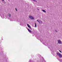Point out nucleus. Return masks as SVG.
<instances>
[{
	"instance_id": "obj_10",
	"label": "nucleus",
	"mask_w": 62,
	"mask_h": 62,
	"mask_svg": "<svg viewBox=\"0 0 62 62\" xmlns=\"http://www.w3.org/2000/svg\"><path fill=\"white\" fill-rule=\"evenodd\" d=\"M8 15L9 16V17H11V15L10 14H8Z\"/></svg>"
},
{
	"instance_id": "obj_4",
	"label": "nucleus",
	"mask_w": 62,
	"mask_h": 62,
	"mask_svg": "<svg viewBox=\"0 0 62 62\" xmlns=\"http://www.w3.org/2000/svg\"><path fill=\"white\" fill-rule=\"evenodd\" d=\"M29 18L30 19H32L33 20V19H34V17L31 16H30Z\"/></svg>"
},
{
	"instance_id": "obj_12",
	"label": "nucleus",
	"mask_w": 62,
	"mask_h": 62,
	"mask_svg": "<svg viewBox=\"0 0 62 62\" xmlns=\"http://www.w3.org/2000/svg\"><path fill=\"white\" fill-rule=\"evenodd\" d=\"M37 21L40 24V22H39V21H38V20H37Z\"/></svg>"
},
{
	"instance_id": "obj_11",
	"label": "nucleus",
	"mask_w": 62,
	"mask_h": 62,
	"mask_svg": "<svg viewBox=\"0 0 62 62\" xmlns=\"http://www.w3.org/2000/svg\"><path fill=\"white\" fill-rule=\"evenodd\" d=\"M35 27H37V24H36V23H35Z\"/></svg>"
},
{
	"instance_id": "obj_17",
	"label": "nucleus",
	"mask_w": 62,
	"mask_h": 62,
	"mask_svg": "<svg viewBox=\"0 0 62 62\" xmlns=\"http://www.w3.org/2000/svg\"><path fill=\"white\" fill-rule=\"evenodd\" d=\"M59 51L60 53H61V51H60V50H59Z\"/></svg>"
},
{
	"instance_id": "obj_7",
	"label": "nucleus",
	"mask_w": 62,
	"mask_h": 62,
	"mask_svg": "<svg viewBox=\"0 0 62 62\" xmlns=\"http://www.w3.org/2000/svg\"><path fill=\"white\" fill-rule=\"evenodd\" d=\"M42 10L43 11V12H46V11H45V10Z\"/></svg>"
},
{
	"instance_id": "obj_3",
	"label": "nucleus",
	"mask_w": 62,
	"mask_h": 62,
	"mask_svg": "<svg viewBox=\"0 0 62 62\" xmlns=\"http://www.w3.org/2000/svg\"><path fill=\"white\" fill-rule=\"evenodd\" d=\"M27 25L28 27L30 28V29H31V30H32V28H31V27L30 26V25H29L27 24Z\"/></svg>"
},
{
	"instance_id": "obj_21",
	"label": "nucleus",
	"mask_w": 62,
	"mask_h": 62,
	"mask_svg": "<svg viewBox=\"0 0 62 62\" xmlns=\"http://www.w3.org/2000/svg\"><path fill=\"white\" fill-rule=\"evenodd\" d=\"M40 41H41V42H42V41H41V40H40Z\"/></svg>"
},
{
	"instance_id": "obj_6",
	"label": "nucleus",
	"mask_w": 62,
	"mask_h": 62,
	"mask_svg": "<svg viewBox=\"0 0 62 62\" xmlns=\"http://www.w3.org/2000/svg\"><path fill=\"white\" fill-rule=\"evenodd\" d=\"M28 30L30 33H31V31L30 30H29V29H28Z\"/></svg>"
},
{
	"instance_id": "obj_16",
	"label": "nucleus",
	"mask_w": 62,
	"mask_h": 62,
	"mask_svg": "<svg viewBox=\"0 0 62 62\" xmlns=\"http://www.w3.org/2000/svg\"><path fill=\"white\" fill-rule=\"evenodd\" d=\"M61 61H60V62H62V60H61Z\"/></svg>"
},
{
	"instance_id": "obj_22",
	"label": "nucleus",
	"mask_w": 62,
	"mask_h": 62,
	"mask_svg": "<svg viewBox=\"0 0 62 62\" xmlns=\"http://www.w3.org/2000/svg\"><path fill=\"white\" fill-rule=\"evenodd\" d=\"M38 10H39V9H38Z\"/></svg>"
},
{
	"instance_id": "obj_2",
	"label": "nucleus",
	"mask_w": 62,
	"mask_h": 62,
	"mask_svg": "<svg viewBox=\"0 0 62 62\" xmlns=\"http://www.w3.org/2000/svg\"><path fill=\"white\" fill-rule=\"evenodd\" d=\"M0 16H1V17L2 19L5 18L4 16V14H3L2 13H0Z\"/></svg>"
},
{
	"instance_id": "obj_1",
	"label": "nucleus",
	"mask_w": 62,
	"mask_h": 62,
	"mask_svg": "<svg viewBox=\"0 0 62 62\" xmlns=\"http://www.w3.org/2000/svg\"><path fill=\"white\" fill-rule=\"evenodd\" d=\"M57 54L58 55L60 58H61L62 57V54H60L59 53H57Z\"/></svg>"
},
{
	"instance_id": "obj_8",
	"label": "nucleus",
	"mask_w": 62,
	"mask_h": 62,
	"mask_svg": "<svg viewBox=\"0 0 62 62\" xmlns=\"http://www.w3.org/2000/svg\"><path fill=\"white\" fill-rule=\"evenodd\" d=\"M20 25H22V26H23V23H20Z\"/></svg>"
},
{
	"instance_id": "obj_5",
	"label": "nucleus",
	"mask_w": 62,
	"mask_h": 62,
	"mask_svg": "<svg viewBox=\"0 0 62 62\" xmlns=\"http://www.w3.org/2000/svg\"><path fill=\"white\" fill-rule=\"evenodd\" d=\"M58 43H59V44H61V41L60 40H59L58 41Z\"/></svg>"
},
{
	"instance_id": "obj_14",
	"label": "nucleus",
	"mask_w": 62,
	"mask_h": 62,
	"mask_svg": "<svg viewBox=\"0 0 62 62\" xmlns=\"http://www.w3.org/2000/svg\"><path fill=\"white\" fill-rule=\"evenodd\" d=\"M11 20V21H13V20H12V19H10Z\"/></svg>"
},
{
	"instance_id": "obj_20",
	"label": "nucleus",
	"mask_w": 62,
	"mask_h": 62,
	"mask_svg": "<svg viewBox=\"0 0 62 62\" xmlns=\"http://www.w3.org/2000/svg\"><path fill=\"white\" fill-rule=\"evenodd\" d=\"M2 0V1H4V0Z\"/></svg>"
},
{
	"instance_id": "obj_18",
	"label": "nucleus",
	"mask_w": 62,
	"mask_h": 62,
	"mask_svg": "<svg viewBox=\"0 0 62 62\" xmlns=\"http://www.w3.org/2000/svg\"><path fill=\"white\" fill-rule=\"evenodd\" d=\"M55 31L56 32H57V31H56V30H55Z\"/></svg>"
},
{
	"instance_id": "obj_19",
	"label": "nucleus",
	"mask_w": 62,
	"mask_h": 62,
	"mask_svg": "<svg viewBox=\"0 0 62 62\" xmlns=\"http://www.w3.org/2000/svg\"><path fill=\"white\" fill-rule=\"evenodd\" d=\"M43 44H44V45H45V43H43Z\"/></svg>"
},
{
	"instance_id": "obj_9",
	"label": "nucleus",
	"mask_w": 62,
	"mask_h": 62,
	"mask_svg": "<svg viewBox=\"0 0 62 62\" xmlns=\"http://www.w3.org/2000/svg\"><path fill=\"white\" fill-rule=\"evenodd\" d=\"M40 23H42V21H41L40 20Z\"/></svg>"
},
{
	"instance_id": "obj_23",
	"label": "nucleus",
	"mask_w": 62,
	"mask_h": 62,
	"mask_svg": "<svg viewBox=\"0 0 62 62\" xmlns=\"http://www.w3.org/2000/svg\"><path fill=\"white\" fill-rule=\"evenodd\" d=\"M30 61H31V60H30Z\"/></svg>"
},
{
	"instance_id": "obj_13",
	"label": "nucleus",
	"mask_w": 62,
	"mask_h": 62,
	"mask_svg": "<svg viewBox=\"0 0 62 62\" xmlns=\"http://www.w3.org/2000/svg\"><path fill=\"white\" fill-rule=\"evenodd\" d=\"M33 1H35V2H36V3H37L38 2H37V1L36 0H33Z\"/></svg>"
},
{
	"instance_id": "obj_15",
	"label": "nucleus",
	"mask_w": 62,
	"mask_h": 62,
	"mask_svg": "<svg viewBox=\"0 0 62 62\" xmlns=\"http://www.w3.org/2000/svg\"><path fill=\"white\" fill-rule=\"evenodd\" d=\"M16 11H17V9L16 8Z\"/></svg>"
}]
</instances>
